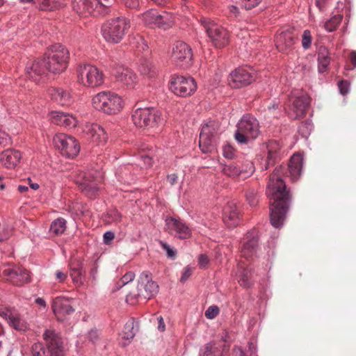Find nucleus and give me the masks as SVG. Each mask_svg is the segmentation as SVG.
<instances>
[{
  "label": "nucleus",
  "instance_id": "obj_21",
  "mask_svg": "<svg viewBox=\"0 0 356 356\" xmlns=\"http://www.w3.org/2000/svg\"><path fill=\"white\" fill-rule=\"evenodd\" d=\"M70 300L65 297L56 298L52 303V309L59 321L74 313V309L70 304Z\"/></svg>",
  "mask_w": 356,
  "mask_h": 356
},
{
  "label": "nucleus",
  "instance_id": "obj_30",
  "mask_svg": "<svg viewBox=\"0 0 356 356\" xmlns=\"http://www.w3.org/2000/svg\"><path fill=\"white\" fill-rule=\"evenodd\" d=\"M21 154L15 149H6L2 152L0 156V161L8 168L15 167L19 162Z\"/></svg>",
  "mask_w": 356,
  "mask_h": 356
},
{
  "label": "nucleus",
  "instance_id": "obj_15",
  "mask_svg": "<svg viewBox=\"0 0 356 356\" xmlns=\"http://www.w3.org/2000/svg\"><path fill=\"white\" fill-rule=\"evenodd\" d=\"M172 58L177 65L186 67L191 65L193 58L192 49L186 43L177 41L172 47Z\"/></svg>",
  "mask_w": 356,
  "mask_h": 356
},
{
  "label": "nucleus",
  "instance_id": "obj_61",
  "mask_svg": "<svg viewBox=\"0 0 356 356\" xmlns=\"http://www.w3.org/2000/svg\"><path fill=\"white\" fill-rule=\"evenodd\" d=\"M124 5L127 8H137L139 6V0H125Z\"/></svg>",
  "mask_w": 356,
  "mask_h": 356
},
{
  "label": "nucleus",
  "instance_id": "obj_43",
  "mask_svg": "<svg viewBox=\"0 0 356 356\" xmlns=\"http://www.w3.org/2000/svg\"><path fill=\"white\" fill-rule=\"evenodd\" d=\"M135 334L136 332L134 330V322L133 320H129L124 325L122 333V339L129 342V341L134 337Z\"/></svg>",
  "mask_w": 356,
  "mask_h": 356
},
{
  "label": "nucleus",
  "instance_id": "obj_38",
  "mask_svg": "<svg viewBox=\"0 0 356 356\" xmlns=\"http://www.w3.org/2000/svg\"><path fill=\"white\" fill-rule=\"evenodd\" d=\"M160 15L156 10L150 9L143 14V21L147 26L156 27Z\"/></svg>",
  "mask_w": 356,
  "mask_h": 356
},
{
  "label": "nucleus",
  "instance_id": "obj_8",
  "mask_svg": "<svg viewBox=\"0 0 356 356\" xmlns=\"http://www.w3.org/2000/svg\"><path fill=\"white\" fill-rule=\"evenodd\" d=\"M259 133L258 120L252 115L247 114L238 122L234 137L238 143L245 144L250 140L255 139Z\"/></svg>",
  "mask_w": 356,
  "mask_h": 356
},
{
  "label": "nucleus",
  "instance_id": "obj_56",
  "mask_svg": "<svg viewBox=\"0 0 356 356\" xmlns=\"http://www.w3.org/2000/svg\"><path fill=\"white\" fill-rule=\"evenodd\" d=\"M10 138L5 131L0 129V146H6L9 144Z\"/></svg>",
  "mask_w": 356,
  "mask_h": 356
},
{
  "label": "nucleus",
  "instance_id": "obj_52",
  "mask_svg": "<svg viewBox=\"0 0 356 356\" xmlns=\"http://www.w3.org/2000/svg\"><path fill=\"white\" fill-rule=\"evenodd\" d=\"M222 154L227 159H232L234 156V148L229 145H224L222 148Z\"/></svg>",
  "mask_w": 356,
  "mask_h": 356
},
{
  "label": "nucleus",
  "instance_id": "obj_63",
  "mask_svg": "<svg viewBox=\"0 0 356 356\" xmlns=\"http://www.w3.org/2000/svg\"><path fill=\"white\" fill-rule=\"evenodd\" d=\"M139 41L138 42V46L137 47L140 50L145 51L148 49L147 44L146 43L145 40L143 38L139 37L138 38Z\"/></svg>",
  "mask_w": 356,
  "mask_h": 356
},
{
  "label": "nucleus",
  "instance_id": "obj_64",
  "mask_svg": "<svg viewBox=\"0 0 356 356\" xmlns=\"http://www.w3.org/2000/svg\"><path fill=\"white\" fill-rule=\"evenodd\" d=\"M233 355H234V356H246L243 350L241 347H238V346L234 348Z\"/></svg>",
  "mask_w": 356,
  "mask_h": 356
},
{
  "label": "nucleus",
  "instance_id": "obj_33",
  "mask_svg": "<svg viewBox=\"0 0 356 356\" xmlns=\"http://www.w3.org/2000/svg\"><path fill=\"white\" fill-rule=\"evenodd\" d=\"M138 70L140 74L147 78H152L156 75L157 69L152 61L146 58L139 60L138 63Z\"/></svg>",
  "mask_w": 356,
  "mask_h": 356
},
{
  "label": "nucleus",
  "instance_id": "obj_48",
  "mask_svg": "<svg viewBox=\"0 0 356 356\" xmlns=\"http://www.w3.org/2000/svg\"><path fill=\"white\" fill-rule=\"evenodd\" d=\"M312 44V35L309 30H305L302 36V46L305 49L310 47Z\"/></svg>",
  "mask_w": 356,
  "mask_h": 356
},
{
  "label": "nucleus",
  "instance_id": "obj_7",
  "mask_svg": "<svg viewBox=\"0 0 356 356\" xmlns=\"http://www.w3.org/2000/svg\"><path fill=\"white\" fill-rule=\"evenodd\" d=\"M77 81L87 88H95L104 82L103 72L95 65L89 63L79 64L76 69Z\"/></svg>",
  "mask_w": 356,
  "mask_h": 356
},
{
  "label": "nucleus",
  "instance_id": "obj_20",
  "mask_svg": "<svg viewBox=\"0 0 356 356\" xmlns=\"http://www.w3.org/2000/svg\"><path fill=\"white\" fill-rule=\"evenodd\" d=\"M47 70L43 60L29 62L25 67L27 77L37 83L44 80Z\"/></svg>",
  "mask_w": 356,
  "mask_h": 356
},
{
  "label": "nucleus",
  "instance_id": "obj_46",
  "mask_svg": "<svg viewBox=\"0 0 356 356\" xmlns=\"http://www.w3.org/2000/svg\"><path fill=\"white\" fill-rule=\"evenodd\" d=\"M238 283L243 287H249L252 284L250 279L249 272L247 270H242L238 275Z\"/></svg>",
  "mask_w": 356,
  "mask_h": 356
},
{
  "label": "nucleus",
  "instance_id": "obj_13",
  "mask_svg": "<svg viewBox=\"0 0 356 356\" xmlns=\"http://www.w3.org/2000/svg\"><path fill=\"white\" fill-rule=\"evenodd\" d=\"M53 142L55 147L66 157L73 158L80 151V146L75 138L65 134H57L54 137Z\"/></svg>",
  "mask_w": 356,
  "mask_h": 356
},
{
  "label": "nucleus",
  "instance_id": "obj_41",
  "mask_svg": "<svg viewBox=\"0 0 356 356\" xmlns=\"http://www.w3.org/2000/svg\"><path fill=\"white\" fill-rule=\"evenodd\" d=\"M39 8L42 10H53L62 6L61 0H38Z\"/></svg>",
  "mask_w": 356,
  "mask_h": 356
},
{
  "label": "nucleus",
  "instance_id": "obj_4",
  "mask_svg": "<svg viewBox=\"0 0 356 356\" xmlns=\"http://www.w3.org/2000/svg\"><path fill=\"white\" fill-rule=\"evenodd\" d=\"M130 20L124 16L106 21L101 28L103 38L110 43L120 42L130 29Z\"/></svg>",
  "mask_w": 356,
  "mask_h": 356
},
{
  "label": "nucleus",
  "instance_id": "obj_5",
  "mask_svg": "<svg viewBox=\"0 0 356 356\" xmlns=\"http://www.w3.org/2000/svg\"><path fill=\"white\" fill-rule=\"evenodd\" d=\"M93 107L109 115L119 113L124 107V100L118 94L110 91H102L92 99Z\"/></svg>",
  "mask_w": 356,
  "mask_h": 356
},
{
  "label": "nucleus",
  "instance_id": "obj_9",
  "mask_svg": "<svg viewBox=\"0 0 356 356\" xmlns=\"http://www.w3.org/2000/svg\"><path fill=\"white\" fill-rule=\"evenodd\" d=\"M219 129L220 124L216 121H209L202 126L199 146L203 153H211L215 150Z\"/></svg>",
  "mask_w": 356,
  "mask_h": 356
},
{
  "label": "nucleus",
  "instance_id": "obj_18",
  "mask_svg": "<svg viewBox=\"0 0 356 356\" xmlns=\"http://www.w3.org/2000/svg\"><path fill=\"white\" fill-rule=\"evenodd\" d=\"M83 132L90 141L98 146L104 145L108 140V135L100 125L88 122L85 124Z\"/></svg>",
  "mask_w": 356,
  "mask_h": 356
},
{
  "label": "nucleus",
  "instance_id": "obj_19",
  "mask_svg": "<svg viewBox=\"0 0 356 356\" xmlns=\"http://www.w3.org/2000/svg\"><path fill=\"white\" fill-rule=\"evenodd\" d=\"M169 231L175 233V236L179 239H188L192 236V231L183 221L175 218H168L165 220Z\"/></svg>",
  "mask_w": 356,
  "mask_h": 356
},
{
  "label": "nucleus",
  "instance_id": "obj_32",
  "mask_svg": "<svg viewBox=\"0 0 356 356\" xmlns=\"http://www.w3.org/2000/svg\"><path fill=\"white\" fill-rule=\"evenodd\" d=\"M83 268V264L80 261H78L75 265L72 264L70 266V276L76 287H80L84 284L85 274Z\"/></svg>",
  "mask_w": 356,
  "mask_h": 356
},
{
  "label": "nucleus",
  "instance_id": "obj_16",
  "mask_svg": "<svg viewBox=\"0 0 356 356\" xmlns=\"http://www.w3.org/2000/svg\"><path fill=\"white\" fill-rule=\"evenodd\" d=\"M48 353L54 356H64V346L62 337L53 330H46L43 334Z\"/></svg>",
  "mask_w": 356,
  "mask_h": 356
},
{
  "label": "nucleus",
  "instance_id": "obj_29",
  "mask_svg": "<svg viewBox=\"0 0 356 356\" xmlns=\"http://www.w3.org/2000/svg\"><path fill=\"white\" fill-rule=\"evenodd\" d=\"M276 47L280 51L287 52L294 44V36L290 31L282 32L276 36Z\"/></svg>",
  "mask_w": 356,
  "mask_h": 356
},
{
  "label": "nucleus",
  "instance_id": "obj_6",
  "mask_svg": "<svg viewBox=\"0 0 356 356\" xmlns=\"http://www.w3.org/2000/svg\"><path fill=\"white\" fill-rule=\"evenodd\" d=\"M134 124L147 131L156 129L162 122L160 111L154 108H136L131 115Z\"/></svg>",
  "mask_w": 356,
  "mask_h": 356
},
{
  "label": "nucleus",
  "instance_id": "obj_24",
  "mask_svg": "<svg viewBox=\"0 0 356 356\" xmlns=\"http://www.w3.org/2000/svg\"><path fill=\"white\" fill-rule=\"evenodd\" d=\"M241 247V256L248 259L252 258L257 252L258 249V236L255 232L247 233Z\"/></svg>",
  "mask_w": 356,
  "mask_h": 356
},
{
  "label": "nucleus",
  "instance_id": "obj_35",
  "mask_svg": "<svg viewBox=\"0 0 356 356\" xmlns=\"http://www.w3.org/2000/svg\"><path fill=\"white\" fill-rule=\"evenodd\" d=\"M223 220L229 227L236 226L239 222V212L235 206H229L224 209Z\"/></svg>",
  "mask_w": 356,
  "mask_h": 356
},
{
  "label": "nucleus",
  "instance_id": "obj_53",
  "mask_svg": "<svg viewBox=\"0 0 356 356\" xmlns=\"http://www.w3.org/2000/svg\"><path fill=\"white\" fill-rule=\"evenodd\" d=\"M192 273H193V268L191 266H187L186 267H185L181 273V277L179 280L180 282L182 283H184L186 281H187L188 279L192 275Z\"/></svg>",
  "mask_w": 356,
  "mask_h": 356
},
{
  "label": "nucleus",
  "instance_id": "obj_54",
  "mask_svg": "<svg viewBox=\"0 0 356 356\" xmlns=\"http://www.w3.org/2000/svg\"><path fill=\"white\" fill-rule=\"evenodd\" d=\"M161 246L162 248L165 250L166 254L168 257L170 258H174L175 256V250H174L169 245H168L165 242L161 241L160 242Z\"/></svg>",
  "mask_w": 356,
  "mask_h": 356
},
{
  "label": "nucleus",
  "instance_id": "obj_3",
  "mask_svg": "<svg viewBox=\"0 0 356 356\" xmlns=\"http://www.w3.org/2000/svg\"><path fill=\"white\" fill-rule=\"evenodd\" d=\"M69 57V51L65 46L55 44L47 49L46 57L43 60L49 72L60 74L66 70Z\"/></svg>",
  "mask_w": 356,
  "mask_h": 356
},
{
  "label": "nucleus",
  "instance_id": "obj_57",
  "mask_svg": "<svg viewBox=\"0 0 356 356\" xmlns=\"http://www.w3.org/2000/svg\"><path fill=\"white\" fill-rule=\"evenodd\" d=\"M130 167H131L130 165H128L127 167L124 166V167H122L120 168V173L121 174V175L120 176V179L121 181H124V182L129 181V180L127 177V172L129 170Z\"/></svg>",
  "mask_w": 356,
  "mask_h": 356
},
{
  "label": "nucleus",
  "instance_id": "obj_51",
  "mask_svg": "<svg viewBox=\"0 0 356 356\" xmlns=\"http://www.w3.org/2000/svg\"><path fill=\"white\" fill-rule=\"evenodd\" d=\"M262 0H241V5L245 9H252L257 6Z\"/></svg>",
  "mask_w": 356,
  "mask_h": 356
},
{
  "label": "nucleus",
  "instance_id": "obj_14",
  "mask_svg": "<svg viewBox=\"0 0 356 356\" xmlns=\"http://www.w3.org/2000/svg\"><path fill=\"white\" fill-rule=\"evenodd\" d=\"M256 79V72L250 67H238L228 76V83L234 88H241L251 84Z\"/></svg>",
  "mask_w": 356,
  "mask_h": 356
},
{
  "label": "nucleus",
  "instance_id": "obj_2",
  "mask_svg": "<svg viewBox=\"0 0 356 356\" xmlns=\"http://www.w3.org/2000/svg\"><path fill=\"white\" fill-rule=\"evenodd\" d=\"M158 291L159 285L152 280V273L145 270L140 275L137 287L127 295L126 301L134 305L139 298L151 299Z\"/></svg>",
  "mask_w": 356,
  "mask_h": 356
},
{
  "label": "nucleus",
  "instance_id": "obj_27",
  "mask_svg": "<svg viewBox=\"0 0 356 356\" xmlns=\"http://www.w3.org/2000/svg\"><path fill=\"white\" fill-rule=\"evenodd\" d=\"M116 81L125 86L127 88L131 89L136 84V75L128 68H120L115 74Z\"/></svg>",
  "mask_w": 356,
  "mask_h": 356
},
{
  "label": "nucleus",
  "instance_id": "obj_36",
  "mask_svg": "<svg viewBox=\"0 0 356 356\" xmlns=\"http://www.w3.org/2000/svg\"><path fill=\"white\" fill-rule=\"evenodd\" d=\"M248 170H244L242 169L240 166H238L236 163H229V164H225L223 166L222 172L225 175L236 177L238 176L240 174H241L243 172H247L251 173L253 171V165L252 163H249L248 164Z\"/></svg>",
  "mask_w": 356,
  "mask_h": 356
},
{
  "label": "nucleus",
  "instance_id": "obj_60",
  "mask_svg": "<svg viewBox=\"0 0 356 356\" xmlns=\"http://www.w3.org/2000/svg\"><path fill=\"white\" fill-rule=\"evenodd\" d=\"M209 262V258L204 254H200L198 257V264L201 268H205Z\"/></svg>",
  "mask_w": 356,
  "mask_h": 356
},
{
  "label": "nucleus",
  "instance_id": "obj_40",
  "mask_svg": "<svg viewBox=\"0 0 356 356\" xmlns=\"http://www.w3.org/2000/svg\"><path fill=\"white\" fill-rule=\"evenodd\" d=\"M65 229L66 220L63 218H58L51 222L49 232L55 235H60Z\"/></svg>",
  "mask_w": 356,
  "mask_h": 356
},
{
  "label": "nucleus",
  "instance_id": "obj_11",
  "mask_svg": "<svg viewBox=\"0 0 356 356\" xmlns=\"http://www.w3.org/2000/svg\"><path fill=\"white\" fill-rule=\"evenodd\" d=\"M169 89L175 95L186 97L195 92L197 84L195 79L191 76L174 75L170 79Z\"/></svg>",
  "mask_w": 356,
  "mask_h": 356
},
{
  "label": "nucleus",
  "instance_id": "obj_62",
  "mask_svg": "<svg viewBox=\"0 0 356 356\" xmlns=\"http://www.w3.org/2000/svg\"><path fill=\"white\" fill-rule=\"evenodd\" d=\"M115 237L114 233L111 231L106 232L104 234V241L108 244Z\"/></svg>",
  "mask_w": 356,
  "mask_h": 356
},
{
  "label": "nucleus",
  "instance_id": "obj_10",
  "mask_svg": "<svg viewBox=\"0 0 356 356\" xmlns=\"http://www.w3.org/2000/svg\"><path fill=\"white\" fill-rule=\"evenodd\" d=\"M200 22L215 47L220 48L227 44L229 40L228 33L221 25L207 18H203Z\"/></svg>",
  "mask_w": 356,
  "mask_h": 356
},
{
  "label": "nucleus",
  "instance_id": "obj_58",
  "mask_svg": "<svg viewBox=\"0 0 356 356\" xmlns=\"http://www.w3.org/2000/svg\"><path fill=\"white\" fill-rule=\"evenodd\" d=\"M108 217L112 222H118L121 219V214L117 210H111L108 213Z\"/></svg>",
  "mask_w": 356,
  "mask_h": 356
},
{
  "label": "nucleus",
  "instance_id": "obj_1",
  "mask_svg": "<svg viewBox=\"0 0 356 356\" xmlns=\"http://www.w3.org/2000/svg\"><path fill=\"white\" fill-rule=\"evenodd\" d=\"M284 168H276L269 177L266 194L273 202L270 205V220L275 228H281L289 210L291 195L286 190V184L282 178Z\"/></svg>",
  "mask_w": 356,
  "mask_h": 356
},
{
  "label": "nucleus",
  "instance_id": "obj_22",
  "mask_svg": "<svg viewBox=\"0 0 356 356\" xmlns=\"http://www.w3.org/2000/svg\"><path fill=\"white\" fill-rule=\"evenodd\" d=\"M5 272L8 279L15 285L22 286L30 282L31 275L29 271L22 267L15 266L6 270Z\"/></svg>",
  "mask_w": 356,
  "mask_h": 356
},
{
  "label": "nucleus",
  "instance_id": "obj_47",
  "mask_svg": "<svg viewBox=\"0 0 356 356\" xmlns=\"http://www.w3.org/2000/svg\"><path fill=\"white\" fill-rule=\"evenodd\" d=\"M135 278V273L132 271L127 272L125 273L122 278L120 279L119 283L118 284L119 286L117 289H120L124 285L128 284L129 282L133 281Z\"/></svg>",
  "mask_w": 356,
  "mask_h": 356
},
{
  "label": "nucleus",
  "instance_id": "obj_28",
  "mask_svg": "<svg viewBox=\"0 0 356 356\" xmlns=\"http://www.w3.org/2000/svg\"><path fill=\"white\" fill-rule=\"evenodd\" d=\"M51 120L56 124L68 128H74L77 124L76 118L67 113L54 111L51 113Z\"/></svg>",
  "mask_w": 356,
  "mask_h": 356
},
{
  "label": "nucleus",
  "instance_id": "obj_44",
  "mask_svg": "<svg viewBox=\"0 0 356 356\" xmlns=\"http://www.w3.org/2000/svg\"><path fill=\"white\" fill-rule=\"evenodd\" d=\"M343 16L341 15H335L324 23V28L328 32H332L337 29L341 24Z\"/></svg>",
  "mask_w": 356,
  "mask_h": 356
},
{
  "label": "nucleus",
  "instance_id": "obj_25",
  "mask_svg": "<svg viewBox=\"0 0 356 356\" xmlns=\"http://www.w3.org/2000/svg\"><path fill=\"white\" fill-rule=\"evenodd\" d=\"M266 151L267 157L265 170H267L269 166L273 165L281 158L282 154V145L277 140H268L266 143Z\"/></svg>",
  "mask_w": 356,
  "mask_h": 356
},
{
  "label": "nucleus",
  "instance_id": "obj_42",
  "mask_svg": "<svg viewBox=\"0 0 356 356\" xmlns=\"http://www.w3.org/2000/svg\"><path fill=\"white\" fill-rule=\"evenodd\" d=\"M158 21L159 22L156 24V27L164 30L171 27L175 22L172 15L165 12L160 15Z\"/></svg>",
  "mask_w": 356,
  "mask_h": 356
},
{
  "label": "nucleus",
  "instance_id": "obj_39",
  "mask_svg": "<svg viewBox=\"0 0 356 356\" xmlns=\"http://www.w3.org/2000/svg\"><path fill=\"white\" fill-rule=\"evenodd\" d=\"M8 323L15 330L19 331H25L27 327V323L24 320H23L19 315L17 314H13L10 317H9V320L8 321Z\"/></svg>",
  "mask_w": 356,
  "mask_h": 356
},
{
  "label": "nucleus",
  "instance_id": "obj_12",
  "mask_svg": "<svg viewBox=\"0 0 356 356\" xmlns=\"http://www.w3.org/2000/svg\"><path fill=\"white\" fill-rule=\"evenodd\" d=\"M102 180L99 172H81L75 177V182L81 190L90 197H92L98 191V185Z\"/></svg>",
  "mask_w": 356,
  "mask_h": 356
},
{
  "label": "nucleus",
  "instance_id": "obj_45",
  "mask_svg": "<svg viewBox=\"0 0 356 356\" xmlns=\"http://www.w3.org/2000/svg\"><path fill=\"white\" fill-rule=\"evenodd\" d=\"M245 197L252 207L256 206L259 202L257 192L253 188H249L245 191Z\"/></svg>",
  "mask_w": 356,
  "mask_h": 356
},
{
  "label": "nucleus",
  "instance_id": "obj_26",
  "mask_svg": "<svg viewBox=\"0 0 356 356\" xmlns=\"http://www.w3.org/2000/svg\"><path fill=\"white\" fill-rule=\"evenodd\" d=\"M303 158L301 154H294L289 163V176L292 181H296L302 175Z\"/></svg>",
  "mask_w": 356,
  "mask_h": 356
},
{
  "label": "nucleus",
  "instance_id": "obj_34",
  "mask_svg": "<svg viewBox=\"0 0 356 356\" xmlns=\"http://www.w3.org/2000/svg\"><path fill=\"white\" fill-rule=\"evenodd\" d=\"M318 70L320 73L327 70L330 63V56L328 49L325 46H321L317 52Z\"/></svg>",
  "mask_w": 356,
  "mask_h": 356
},
{
  "label": "nucleus",
  "instance_id": "obj_17",
  "mask_svg": "<svg viewBox=\"0 0 356 356\" xmlns=\"http://www.w3.org/2000/svg\"><path fill=\"white\" fill-rule=\"evenodd\" d=\"M108 6V4H104L100 0H73L72 1L73 9L83 17L95 15L97 9Z\"/></svg>",
  "mask_w": 356,
  "mask_h": 356
},
{
  "label": "nucleus",
  "instance_id": "obj_49",
  "mask_svg": "<svg viewBox=\"0 0 356 356\" xmlns=\"http://www.w3.org/2000/svg\"><path fill=\"white\" fill-rule=\"evenodd\" d=\"M220 310L218 306L211 305L207 308L205 312V316L208 319H213L215 318L219 314Z\"/></svg>",
  "mask_w": 356,
  "mask_h": 356
},
{
  "label": "nucleus",
  "instance_id": "obj_31",
  "mask_svg": "<svg viewBox=\"0 0 356 356\" xmlns=\"http://www.w3.org/2000/svg\"><path fill=\"white\" fill-rule=\"evenodd\" d=\"M48 93L52 100L60 105H68L72 102L70 93L63 88H51L48 90Z\"/></svg>",
  "mask_w": 356,
  "mask_h": 356
},
{
  "label": "nucleus",
  "instance_id": "obj_37",
  "mask_svg": "<svg viewBox=\"0 0 356 356\" xmlns=\"http://www.w3.org/2000/svg\"><path fill=\"white\" fill-rule=\"evenodd\" d=\"M222 353L217 344L213 341H210L200 349L199 356H221Z\"/></svg>",
  "mask_w": 356,
  "mask_h": 356
},
{
  "label": "nucleus",
  "instance_id": "obj_50",
  "mask_svg": "<svg viewBox=\"0 0 356 356\" xmlns=\"http://www.w3.org/2000/svg\"><path fill=\"white\" fill-rule=\"evenodd\" d=\"M312 128V124L309 122L302 123L299 127V132L304 136L307 137L309 135Z\"/></svg>",
  "mask_w": 356,
  "mask_h": 356
},
{
  "label": "nucleus",
  "instance_id": "obj_59",
  "mask_svg": "<svg viewBox=\"0 0 356 356\" xmlns=\"http://www.w3.org/2000/svg\"><path fill=\"white\" fill-rule=\"evenodd\" d=\"M55 276H56V280L59 283H63L67 279V273H64L62 270H58L56 271Z\"/></svg>",
  "mask_w": 356,
  "mask_h": 356
},
{
  "label": "nucleus",
  "instance_id": "obj_23",
  "mask_svg": "<svg viewBox=\"0 0 356 356\" xmlns=\"http://www.w3.org/2000/svg\"><path fill=\"white\" fill-rule=\"evenodd\" d=\"M309 103L310 99L307 96L302 95L297 97L289 109L288 113L289 118L293 120L303 118L306 114V109Z\"/></svg>",
  "mask_w": 356,
  "mask_h": 356
},
{
  "label": "nucleus",
  "instance_id": "obj_55",
  "mask_svg": "<svg viewBox=\"0 0 356 356\" xmlns=\"http://www.w3.org/2000/svg\"><path fill=\"white\" fill-rule=\"evenodd\" d=\"M338 86L341 94L343 95H346L349 92L350 83L347 81L343 80L339 81Z\"/></svg>",
  "mask_w": 356,
  "mask_h": 356
}]
</instances>
